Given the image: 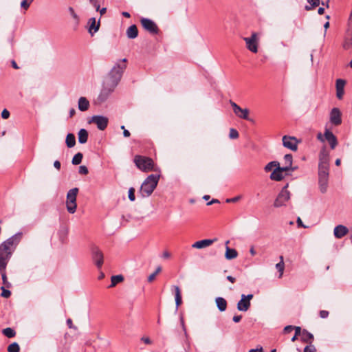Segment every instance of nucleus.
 <instances>
[{"label": "nucleus", "mask_w": 352, "mask_h": 352, "mask_svg": "<svg viewBox=\"0 0 352 352\" xmlns=\"http://www.w3.org/2000/svg\"><path fill=\"white\" fill-rule=\"evenodd\" d=\"M134 163L136 166L143 172L156 171L154 162L150 157L142 155H135L134 157Z\"/></svg>", "instance_id": "20e7f679"}, {"label": "nucleus", "mask_w": 352, "mask_h": 352, "mask_svg": "<svg viewBox=\"0 0 352 352\" xmlns=\"http://www.w3.org/2000/svg\"><path fill=\"white\" fill-rule=\"evenodd\" d=\"M124 278L122 275L112 276L111 278V283L109 285V287H113L116 286L118 283L122 282Z\"/></svg>", "instance_id": "c9c22d12"}, {"label": "nucleus", "mask_w": 352, "mask_h": 352, "mask_svg": "<svg viewBox=\"0 0 352 352\" xmlns=\"http://www.w3.org/2000/svg\"><path fill=\"white\" fill-rule=\"evenodd\" d=\"M281 167L280 163L277 161H272L269 162L264 168L265 172H270L274 168Z\"/></svg>", "instance_id": "f704fd0d"}, {"label": "nucleus", "mask_w": 352, "mask_h": 352, "mask_svg": "<svg viewBox=\"0 0 352 352\" xmlns=\"http://www.w3.org/2000/svg\"><path fill=\"white\" fill-rule=\"evenodd\" d=\"M303 352H316V350L313 344H309L305 346Z\"/></svg>", "instance_id": "c03bdc74"}, {"label": "nucleus", "mask_w": 352, "mask_h": 352, "mask_svg": "<svg viewBox=\"0 0 352 352\" xmlns=\"http://www.w3.org/2000/svg\"><path fill=\"white\" fill-rule=\"evenodd\" d=\"M320 316L322 318H327L329 316V311L325 310H322L320 311Z\"/></svg>", "instance_id": "8fccbe9b"}, {"label": "nucleus", "mask_w": 352, "mask_h": 352, "mask_svg": "<svg viewBox=\"0 0 352 352\" xmlns=\"http://www.w3.org/2000/svg\"><path fill=\"white\" fill-rule=\"evenodd\" d=\"M141 24L144 29L152 34H157L159 32V28L156 23L151 19L147 18H142L140 19Z\"/></svg>", "instance_id": "9d476101"}, {"label": "nucleus", "mask_w": 352, "mask_h": 352, "mask_svg": "<svg viewBox=\"0 0 352 352\" xmlns=\"http://www.w3.org/2000/svg\"><path fill=\"white\" fill-rule=\"evenodd\" d=\"M238 256V252L235 249L230 248L228 246H226V254L225 257L228 260H231L236 258Z\"/></svg>", "instance_id": "cd10ccee"}, {"label": "nucleus", "mask_w": 352, "mask_h": 352, "mask_svg": "<svg viewBox=\"0 0 352 352\" xmlns=\"http://www.w3.org/2000/svg\"><path fill=\"white\" fill-rule=\"evenodd\" d=\"M297 224H298V227H302V228H307L303 223H302V221L301 220V219L300 217H298L297 219Z\"/></svg>", "instance_id": "4d7b16f0"}, {"label": "nucleus", "mask_w": 352, "mask_h": 352, "mask_svg": "<svg viewBox=\"0 0 352 352\" xmlns=\"http://www.w3.org/2000/svg\"><path fill=\"white\" fill-rule=\"evenodd\" d=\"M242 316L240 315L234 316L232 320L234 322H239L241 320Z\"/></svg>", "instance_id": "6e6d98bb"}, {"label": "nucleus", "mask_w": 352, "mask_h": 352, "mask_svg": "<svg viewBox=\"0 0 352 352\" xmlns=\"http://www.w3.org/2000/svg\"><path fill=\"white\" fill-rule=\"evenodd\" d=\"M230 104L232 107L234 114L242 119L249 120V110L248 109H242L234 102L230 100Z\"/></svg>", "instance_id": "ddd939ff"}, {"label": "nucleus", "mask_w": 352, "mask_h": 352, "mask_svg": "<svg viewBox=\"0 0 352 352\" xmlns=\"http://www.w3.org/2000/svg\"><path fill=\"white\" fill-rule=\"evenodd\" d=\"M160 179V175H150L141 185L140 192L144 197L150 196L157 187Z\"/></svg>", "instance_id": "7ed1b4c3"}, {"label": "nucleus", "mask_w": 352, "mask_h": 352, "mask_svg": "<svg viewBox=\"0 0 352 352\" xmlns=\"http://www.w3.org/2000/svg\"><path fill=\"white\" fill-rule=\"evenodd\" d=\"M78 142L80 144L86 143L87 142V139H88V133H87V130H85L84 129H80L78 133Z\"/></svg>", "instance_id": "7c9ffc66"}, {"label": "nucleus", "mask_w": 352, "mask_h": 352, "mask_svg": "<svg viewBox=\"0 0 352 352\" xmlns=\"http://www.w3.org/2000/svg\"><path fill=\"white\" fill-rule=\"evenodd\" d=\"M78 109L81 111H85L88 110L89 107V102L85 97H80L78 99Z\"/></svg>", "instance_id": "a878e982"}, {"label": "nucleus", "mask_w": 352, "mask_h": 352, "mask_svg": "<svg viewBox=\"0 0 352 352\" xmlns=\"http://www.w3.org/2000/svg\"><path fill=\"white\" fill-rule=\"evenodd\" d=\"M288 184H286L278 193L277 197L274 202V206L275 208H279L286 205V203L290 199V192L287 190Z\"/></svg>", "instance_id": "0eeeda50"}, {"label": "nucleus", "mask_w": 352, "mask_h": 352, "mask_svg": "<svg viewBox=\"0 0 352 352\" xmlns=\"http://www.w3.org/2000/svg\"><path fill=\"white\" fill-rule=\"evenodd\" d=\"M67 325H68L69 328H70V329H77V327H75V326H74V325H73V322H72V319H71V318H68V319L67 320Z\"/></svg>", "instance_id": "864d4df0"}, {"label": "nucleus", "mask_w": 352, "mask_h": 352, "mask_svg": "<svg viewBox=\"0 0 352 352\" xmlns=\"http://www.w3.org/2000/svg\"><path fill=\"white\" fill-rule=\"evenodd\" d=\"M92 258L98 268H100L103 264L104 256L101 250L98 247L91 249Z\"/></svg>", "instance_id": "4468645a"}, {"label": "nucleus", "mask_w": 352, "mask_h": 352, "mask_svg": "<svg viewBox=\"0 0 352 352\" xmlns=\"http://www.w3.org/2000/svg\"><path fill=\"white\" fill-rule=\"evenodd\" d=\"M21 6L25 10H28L30 7V3L27 2V0H23L22 2L21 3Z\"/></svg>", "instance_id": "3c124183"}, {"label": "nucleus", "mask_w": 352, "mask_h": 352, "mask_svg": "<svg viewBox=\"0 0 352 352\" xmlns=\"http://www.w3.org/2000/svg\"><path fill=\"white\" fill-rule=\"evenodd\" d=\"M216 241H217V239H203V240L197 241L192 245V248H196V249L206 248L210 246Z\"/></svg>", "instance_id": "aec40b11"}, {"label": "nucleus", "mask_w": 352, "mask_h": 352, "mask_svg": "<svg viewBox=\"0 0 352 352\" xmlns=\"http://www.w3.org/2000/svg\"><path fill=\"white\" fill-rule=\"evenodd\" d=\"M54 166L58 169V170H60V162L58 160H56L54 162Z\"/></svg>", "instance_id": "bf43d9fd"}, {"label": "nucleus", "mask_w": 352, "mask_h": 352, "mask_svg": "<svg viewBox=\"0 0 352 352\" xmlns=\"http://www.w3.org/2000/svg\"><path fill=\"white\" fill-rule=\"evenodd\" d=\"M126 62V59L123 58L122 60L116 63V65L109 73L107 77L105 78V80L108 81V82L112 83L113 85L117 86L122 78L124 69L126 67V65L125 63Z\"/></svg>", "instance_id": "f03ea898"}, {"label": "nucleus", "mask_w": 352, "mask_h": 352, "mask_svg": "<svg viewBox=\"0 0 352 352\" xmlns=\"http://www.w3.org/2000/svg\"><path fill=\"white\" fill-rule=\"evenodd\" d=\"M241 199V196H236V197H234L232 198L227 199L226 200V203H234V202L238 201Z\"/></svg>", "instance_id": "de8ad7c7"}, {"label": "nucleus", "mask_w": 352, "mask_h": 352, "mask_svg": "<svg viewBox=\"0 0 352 352\" xmlns=\"http://www.w3.org/2000/svg\"><path fill=\"white\" fill-rule=\"evenodd\" d=\"M162 270L161 267H157L156 270L153 273L156 276Z\"/></svg>", "instance_id": "774afa93"}, {"label": "nucleus", "mask_w": 352, "mask_h": 352, "mask_svg": "<svg viewBox=\"0 0 352 352\" xmlns=\"http://www.w3.org/2000/svg\"><path fill=\"white\" fill-rule=\"evenodd\" d=\"M98 11H99V12H100V15L102 16V15H103V14H104L106 13L107 8H102V9H100V8H99V10H98Z\"/></svg>", "instance_id": "69168bd1"}, {"label": "nucleus", "mask_w": 352, "mask_h": 352, "mask_svg": "<svg viewBox=\"0 0 352 352\" xmlns=\"http://www.w3.org/2000/svg\"><path fill=\"white\" fill-rule=\"evenodd\" d=\"M227 279L232 283H234L235 282V278L232 277V276H228Z\"/></svg>", "instance_id": "338daca9"}, {"label": "nucleus", "mask_w": 352, "mask_h": 352, "mask_svg": "<svg viewBox=\"0 0 352 352\" xmlns=\"http://www.w3.org/2000/svg\"><path fill=\"white\" fill-rule=\"evenodd\" d=\"M116 87V85H113L112 83L108 82V81L104 80L102 89L97 98L98 102L102 103L104 102L113 91Z\"/></svg>", "instance_id": "6e6552de"}, {"label": "nucleus", "mask_w": 352, "mask_h": 352, "mask_svg": "<svg viewBox=\"0 0 352 352\" xmlns=\"http://www.w3.org/2000/svg\"><path fill=\"white\" fill-rule=\"evenodd\" d=\"M324 138L329 142L331 149H334L338 144L336 137L329 129L324 131Z\"/></svg>", "instance_id": "412c9836"}, {"label": "nucleus", "mask_w": 352, "mask_h": 352, "mask_svg": "<svg viewBox=\"0 0 352 352\" xmlns=\"http://www.w3.org/2000/svg\"><path fill=\"white\" fill-rule=\"evenodd\" d=\"M253 298L252 294L241 295V299L237 303V309L241 311H246L250 307V300Z\"/></svg>", "instance_id": "f8f14e48"}, {"label": "nucleus", "mask_w": 352, "mask_h": 352, "mask_svg": "<svg viewBox=\"0 0 352 352\" xmlns=\"http://www.w3.org/2000/svg\"><path fill=\"white\" fill-rule=\"evenodd\" d=\"M343 47L345 50L352 48V25L349 23V28L346 31Z\"/></svg>", "instance_id": "4be33fe9"}, {"label": "nucleus", "mask_w": 352, "mask_h": 352, "mask_svg": "<svg viewBox=\"0 0 352 352\" xmlns=\"http://www.w3.org/2000/svg\"><path fill=\"white\" fill-rule=\"evenodd\" d=\"M349 232L348 228L343 225H338L334 228L333 234L336 239H341Z\"/></svg>", "instance_id": "5701e85b"}, {"label": "nucleus", "mask_w": 352, "mask_h": 352, "mask_svg": "<svg viewBox=\"0 0 352 352\" xmlns=\"http://www.w3.org/2000/svg\"><path fill=\"white\" fill-rule=\"evenodd\" d=\"M318 164V176H329V155L325 152H321L320 154Z\"/></svg>", "instance_id": "423d86ee"}, {"label": "nucleus", "mask_w": 352, "mask_h": 352, "mask_svg": "<svg viewBox=\"0 0 352 352\" xmlns=\"http://www.w3.org/2000/svg\"><path fill=\"white\" fill-rule=\"evenodd\" d=\"M248 352H265L263 351V347H260V348H258V349H250Z\"/></svg>", "instance_id": "13d9d810"}, {"label": "nucleus", "mask_w": 352, "mask_h": 352, "mask_svg": "<svg viewBox=\"0 0 352 352\" xmlns=\"http://www.w3.org/2000/svg\"><path fill=\"white\" fill-rule=\"evenodd\" d=\"M308 3H310V6H306L305 10H311L314 9V8L318 6L320 3V0H307Z\"/></svg>", "instance_id": "e433bc0d"}, {"label": "nucleus", "mask_w": 352, "mask_h": 352, "mask_svg": "<svg viewBox=\"0 0 352 352\" xmlns=\"http://www.w3.org/2000/svg\"><path fill=\"white\" fill-rule=\"evenodd\" d=\"M69 12L71 14V16L74 19H76L77 21H78V16L76 14V13L75 12L73 8L72 7H69Z\"/></svg>", "instance_id": "a18cd8bd"}, {"label": "nucleus", "mask_w": 352, "mask_h": 352, "mask_svg": "<svg viewBox=\"0 0 352 352\" xmlns=\"http://www.w3.org/2000/svg\"><path fill=\"white\" fill-rule=\"evenodd\" d=\"M342 113L338 108L334 107L331 109L329 115L330 122L335 125L338 126L342 123Z\"/></svg>", "instance_id": "2eb2a0df"}, {"label": "nucleus", "mask_w": 352, "mask_h": 352, "mask_svg": "<svg viewBox=\"0 0 352 352\" xmlns=\"http://www.w3.org/2000/svg\"><path fill=\"white\" fill-rule=\"evenodd\" d=\"M88 168L85 166H80L79 167V173L81 175L88 174Z\"/></svg>", "instance_id": "49530a36"}, {"label": "nucleus", "mask_w": 352, "mask_h": 352, "mask_svg": "<svg viewBox=\"0 0 352 352\" xmlns=\"http://www.w3.org/2000/svg\"><path fill=\"white\" fill-rule=\"evenodd\" d=\"M329 176H318V184L320 190L322 193L327 192L328 186Z\"/></svg>", "instance_id": "b1692460"}, {"label": "nucleus", "mask_w": 352, "mask_h": 352, "mask_svg": "<svg viewBox=\"0 0 352 352\" xmlns=\"http://www.w3.org/2000/svg\"><path fill=\"white\" fill-rule=\"evenodd\" d=\"M22 238V232H18L0 245V274L3 281V287L10 288L11 283L8 282L6 276V267Z\"/></svg>", "instance_id": "f257e3e1"}, {"label": "nucleus", "mask_w": 352, "mask_h": 352, "mask_svg": "<svg viewBox=\"0 0 352 352\" xmlns=\"http://www.w3.org/2000/svg\"><path fill=\"white\" fill-rule=\"evenodd\" d=\"M301 340L305 342L311 344L314 340V336L307 330L304 329L301 333Z\"/></svg>", "instance_id": "c756f323"}, {"label": "nucleus", "mask_w": 352, "mask_h": 352, "mask_svg": "<svg viewBox=\"0 0 352 352\" xmlns=\"http://www.w3.org/2000/svg\"><path fill=\"white\" fill-rule=\"evenodd\" d=\"M243 40L245 42L247 48L253 53L258 52V37L256 32H253L250 37H245Z\"/></svg>", "instance_id": "1a4fd4ad"}, {"label": "nucleus", "mask_w": 352, "mask_h": 352, "mask_svg": "<svg viewBox=\"0 0 352 352\" xmlns=\"http://www.w3.org/2000/svg\"><path fill=\"white\" fill-rule=\"evenodd\" d=\"M283 145L294 151L298 148V142L294 137L284 135L283 137Z\"/></svg>", "instance_id": "dca6fc26"}, {"label": "nucleus", "mask_w": 352, "mask_h": 352, "mask_svg": "<svg viewBox=\"0 0 352 352\" xmlns=\"http://www.w3.org/2000/svg\"><path fill=\"white\" fill-rule=\"evenodd\" d=\"M294 329V327L292 326V325H288V326H286L285 328H284V332L285 333H288L289 332H291L292 330Z\"/></svg>", "instance_id": "5fc2aeb1"}, {"label": "nucleus", "mask_w": 352, "mask_h": 352, "mask_svg": "<svg viewBox=\"0 0 352 352\" xmlns=\"http://www.w3.org/2000/svg\"><path fill=\"white\" fill-rule=\"evenodd\" d=\"M155 277L156 276H155V274H150L148 277V281L152 282L153 280H155Z\"/></svg>", "instance_id": "680f3d73"}, {"label": "nucleus", "mask_w": 352, "mask_h": 352, "mask_svg": "<svg viewBox=\"0 0 352 352\" xmlns=\"http://www.w3.org/2000/svg\"><path fill=\"white\" fill-rule=\"evenodd\" d=\"M294 329L295 330L294 335H296L297 336H301V333H302V331H301V328L300 327H294Z\"/></svg>", "instance_id": "603ef678"}, {"label": "nucleus", "mask_w": 352, "mask_h": 352, "mask_svg": "<svg viewBox=\"0 0 352 352\" xmlns=\"http://www.w3.org/2000/svg\"><path fill=\"white\" fill-rule=\"evenodd\" d=\"M11 64H12V66L13 67V68H14L16 69L19 68V66L17 65L16 63L15 62V60H12L11 61Z\"/></svg>", "instance_id": "0e129e2a"}, {"label": "nucleus", "mask_w": 352, "mask_h": 352, "mask_svg": "<svg viewBox=\"0 0 352 352\" xmlns=\"http://www.w3.org/2000/svg\"><path fill=\"white\" fill-rule=\"evenodd\" d=\"M3 333L8 338H13L15 336L16 332L12 328L8 327L3 330Z\"/></svg>", "instance_id": "58836bf2"}, {"label": "nucleus", "mask_w": 352, "mask_h": 352, "mask_svg": "<svg viewBox=\"0 0 352 352\" xmlns=\"http://www.w3.org/2000/svg\"><path fill=\"white\" fill-rule=\"evenodd\" d=\"M66 144L69 148H72L76 144L75 136L72 133H68L66 137Z\"/></svg>", "instance_id": "473e14b6"}, {"label": "nucleus", "mask_w": 352, "mask_h": 352, "mask_svg": "<svg viewBox=\"0 0 352 352\" xmlns=\"http://www.w3.org/2000/svg\"><path fill=\"white\" fill-rule=\"evenodd\" d=\"M100 19H99L98 22L94 17H92L88 21V32L89 33L93 36L96 32H97L100 28Z\"/></svg>", "instance_id": "a211bd4d"}, {"label": "nucleus", "mask_w": 352, "mask_h": 352, "mask_svg": "<svg viewBox=\"0 0 352 352\" xmlns=\"http://www.w3.org/2000/svg\"><path fill=\"white\" fill-rule=\"evenodd\" d=\"M78 192V188L70 189L67 194L66 208L70 214H74L77 208L76 197Z\"/></svg>", "instance_id": "39448f33"}, {"label": "nucleus", "mask_w": 352, "mask_h": 352, "mask_svg": "<svg viewBox=\"0 0 352 352\" xmlns=\"http://www.w3.org/2000/svg\"><path fill=\"white\" fill-rule=\"evenodd\" d=\"M287 171V168H276L271 173L270 178L274 181H281L284 178L283 172Z\"/></svg>", "instance_id": "6ab92c4d"}, {"label": "nucleus", "mask_w": 352, "mask_h": 352, "mask_svg": "<svg viewBox=\"0 0 352 352\" xmlns=\"http://www.w3.org/2000/svg\"><path fill=\"white\" fill-rule=\"evenodd\" d=\"M1 289L2 290L1 296L3 298H9L11 295V292L10 290L6 289V287H1Z\"/></svg>", "instance_id": "79ce46f5"}, {"label": "nucleus", "mask_w": 352, "mask_h": 352, "mask_svg": "<svg viewBox=\"0 0 352 352\" xmlns=\"http://www.w3.org/2000/svg\"><path fill=\"white\" fill-rule=\"evenodd\" d=\"M126 35L129 38H135L138 35V28L135 25H131L126 30Z\"/></svg>", "instance_id": "bb28decb"}, {"label": "nucleus", "mask_w": 352, "mask_h": 352, "mask_svg": "<svg viewBox=\"0 0 352 352\" xmlns=\"http://www.w3.org/2000/svg\"><path fill=\"white\" fill-rule=\"evenodd\" d=\"M280 261L276 265V268L280 273L279 278H281L283 276L284 270H285V263L283 261V256H280Z\"/></svg>", "instance_id": "72a5a7b5"}, {"label": "nucleus", "mask_w": 352, "mask_h": 352, "mask_svg": "<svg viewBox=\"0 0 352 352\" xmlns=\"http://www.w3.org/2000/svg\"><path fill=\"white\" fill-rule=\"evenodd\" d=\"M229 137L230 139H236L239 138V133L234 129H230L229 133Z\"/></svg>", "instance_id": "a19ab883"}, {"label": "nucleus", "mask_w": 352, "mask_h": 352, "mask_svg": "<svg viewBox=\"0 0 352 352\" xmlns=\"http://www.w3.org/2000/svg\"><path fill=\"white\" fill-rule=\"evenodd\" d=\"M215 302H216L217 306L220 311H226V309L227 308V302L223 298L217 297L215 299Z\"/></svg>", "instance_id": "c85d7f7f"}, {"label": "nucleus", "mask_w": 352, "mask_h": 352, "mask_svg": "<svg viewBox=\"0 0 352 352\" xmlns=\"http://www.w3.org/2000/svg\"><path fill=\"white\" fill-rule=\"evenodd\" d=\"M129 199L132 201L135 199V189L133 188H130L129 190Z\"/></svg>", "instance_id": "37998d69"}, {"label": "nucleus", "mask_w": 352, "mask_h": 352, "mask_svg": "<svg viewBox=\"0 0 352 352\" xmlns=\"http://www.w3.org/2000/svg\"><path fill=\"white\" fill-rule=\"evenodd\" d=\"M3 119H8L10 117V112L7 109H3L1 112Z\"/></svg>", "instance_id": "09e8293b"}, {"label": "nucleus", "mask_w": 352, "mask_h": 352, "mask_svg": "<svg viewBox=\"0 0 352 352\" xmlns=\"http://www.w3.org/2000/svg\"><path fill=\"white\" fill-rule=\"evenodd\" d=\"M346 85V80L339 78L336 80V97L341 100L343 98L344 94V87Z\"/></svg>", "instance_id": "f3484780"}, {"label": "nucleus", "mask_w": 352, "mask_h": 352, "mask_svg": "<svg viewBox=\"0 0 352 352\" xmlns=\"http://www.w3.org/2000/svg\"><path fill=\"white\" fill-rule=\"evenodd\" d=\"M162 257L164 258H168L170 257V254L168 251H164L162 254Z\"/></svg>", "instance_id": "052dcab7"}, {"label": "nucleus", "mask_w": 352, "mask_h": 352, "mask_svg": "<svg viewBox=\"0 0 352 352\" xmlns=\"http://www.w3.org/2000/svg\"><path fill=\"white\" fill-rule=\"evenodd\" d=\"M89 123H94L96 124L99 130H104L109 123L108 118L103 116H94L89 120Z\"/></svg>", "instance_id": "9b49d317"}, {"label": "nucleus", "mask_w": 352, "mask_h": 352, "mask_svg": "<svg viewBox=\"0 0 352 352\" xmlns=\"http://www.w3.org/2000/svg\"><path fill=\"white\" fill-rule=\"evenodd\" d=\"M130 135H131V134H130V132H129L128 130L124 129V130L123 131V135H124V137L128 138V137H129V136H130Z\"/></svg>", "instance_id": "e2e57ef3"}, {"label": "nucleus", "mask_w": 352, "mask_h": 352, "mask_svg": "<svg viewBox=\"0 0 352 352\" xmlns=\"http://www.w3.org/2000/svg\"><path fill=\"white\" fill-rule=\"evenodd\" d=\"M82 157H83V155L81 153H76L72 159V164L74 165L80 164L82 162Z\"/></svg>", "instance_id": "4c0bfd02"}, {"label": "nucleus", "mask_w": 352, "mask_h": 352, "mask_svg": "<svg viewBox=\"0 0 352 352\" xmlns=\"http://www.w3.org/2000/svg\"><path fill=\"white\" fill-rule=\"evenodd\" d=\"M176 307L177 308L182 302L180 289L178 286H174Z\"/></svg>", "instance_id": "2f4dec72"}, {"label": "nucleus", "mask_w": 352, "mask_h": 352, "mask_svg": "<svg viewBox=\"0 0 352 352\" xmlns=\"http://www.w3.org/2000/svg\"><path fill=\"white\" fill-rule=\"evenodd\" d=\"M292 162H293V156L292 154H286L284 156V166L281 168H287V171L292 170L294 171L296 169V168L292 167Z\"/></svg>", "instance_id": "393cba45"}, {"label": "nucleus", "mask_w": 352, "mask_h": 352, "mask_svg": "<svg viewBox=\"0 0 352 352\" xmlns=\"http://www.w3.org/2000/svg\"><path fill=\"white\" fill-rule=\"evenodd\" d=\"M20 346L16 342H13L8 347V352H19Z\"/></svg>", "instance_id": "ea45409f"}]
</instances>
